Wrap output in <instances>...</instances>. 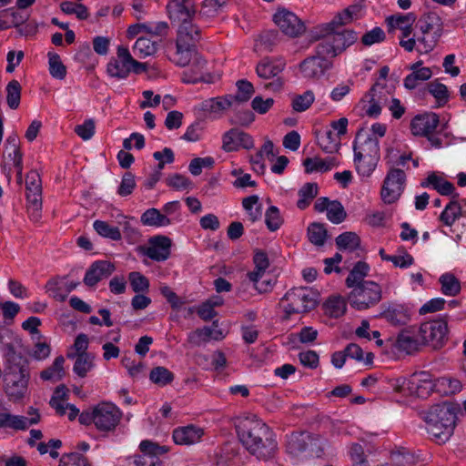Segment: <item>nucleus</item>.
Returning a JSON list of instances; mask_svg holds the SVG:
<instances>
[{"instance_id":"55","label":"nucleus","mask_w":466,"mask_h":466,"mask_svg":"<svg viewBox=\"0 0 466 466\" xmlns=\"http://www.w3.org/2000/svg\"><path fill=\"white\" fill-rule=\"evenodd\" d=\"M258 200L259 198L257 195L247 197L242 200V206L251 222L258 220L262 216V207Z\"/></svg>"},{"instance_id":"20","label":"nucleus","mask_w":466,"mask_h":466,"mask_svg":"<svg viewBox=\"0 0 466 466\" xmlns=\"http://www.w3.org/2000/svg\"><path fill=\"white\" fill-rule=\"evenodd\" d=\"M355 155L370 156L380 159V149L378 137L369 135L363 130L358 131L353 142Z\"/></svg>"},{"instance_id":"58","label":"nucleus","mask_w":466,"mask_h":466,"mask_svg":"<svg viewBox=\"0 0 466 466\" xmlns=\"http://www.w3.org/2000/svg\"><path fill=\"white\" fill-rule=\"evenodd\" d=\"M64 363H65V359L63 356L56 357L55 359L52 366L44 370L41 372V374H40L41 379H43L44 380H60L64 374Z\"/></svg>"},{"instance_id":"12","label":"nucleus","mask_w":466,"mask_h":466,"mask_svg":"<svg viewBox=\"0 0 466 466\" xmlns=\"http://www.w3.org/2000/svg\"><path fill=\"white\" fill-rule=\"evenodd\" d=\"M253 263L255 268L252 271L248 273V279L254 284L255 289L259 293L270 290L272 288L270 281L262 282L261 284L258 283L269 267L268 254L260 249L255 250L253 255Z\"/></svg>"},{"instance_id":"11","label":"nucleus","mask_w":466,"mask_h":466,"mask_svg":"<svg viewBox=\"0 0 466 466\" xmlns=\"http://www.w3.org/2000/svg\"><path fill=\"white\" fill-rule=\"evenodd\" d=\"M412 315V309L406 303L390 301L381 305L380 318L391 326L399 327L407 325Z\"/></svg>"},{"instance_id":"17","label":"nucleus","mask_w":466,"mask_h":466,"mask_svg":"<svg viewBox=\"0 0 466 466\" xmlns=\"http://www.w3.org/2000/svg\"><path fill=\"white\" fill-rule=\"evenodd\" d=\"M25 187L28 208L39 216L42 208V183L37 171L31 170L26 174Z\"/></svg>"},{"instance_id":"37","label":"nucleus","mask_w":466,"mask_h":466,"mask_svg":"<svg viewBox=\"0 0 466 466\" xmlns=\"http://www.w3.org/2000/svg\"><path fill=\"white\" fill-rule=\"evenodd\" d=\"M362 9L361 5H352L338 14L332 21L324 24L323 30H329L332 26L343 25L351 22L354 18H358Z\"/></svg>"},{"instance_id":"43","label":"nucleus","mask_w":466,"mask_h":466,"mask_svg":"<svg viewBox=\"0 0 466 466\" xmlns=\"http://www.w3.org/2000/svg\"><path fill=\"white\" fill-rule=\"evenodd\" d=\"M178 24L177 38L180 37L181 32L187 34L186 42L195 45L200 39L201 31L199 27L194 23V18H189L181 21Z\"/></svg>"},{"instance_id":"45","label":"nucleus","mask_w":466,"mask_h":466,"mask_svg":"<svg viewBox=\"0 0 466 466\" xmlns=\"http://www.w3.org/2000/svg\"><path fill=\"white\" fill-rule=\"evenodd\" d=\"M379 158H375L370 156H360L354 154V164L356 170L359 175L362 177H370L375 170Z\"/></svg>"},{"instance_id":"52","label":"nucleus","mask_w":466,"mask_h":466,"mask_svg":"<svg viewBox=\"0 0 466 466\" xmlns=\"http://www.w3.org/2000/svg\"><path fill=\"white\" fill-rule=\"evenodd\" d=\"M369 270L370 267L367 263L363 261L357 262L346 279L347 287L350 288L364 282L363 279L368 275Z\"/></svg>"},{"instance_id":"9","label":"nucleus","mask_w":466,"mask_h":466,"mask_svg":"<svg viewBox=\"0 0 466 466\" xmlns=\"http://www.w3.org/2000/svg\"><path fill=\"white\" fill-rule=\"evenodd\" d=\"M448 325L444 319H434L420 325L419 336L421 344L429 345L433 349L441 348L447 339Z\"/></svg>"},{"instance_id":"64","label":"nucleus","mask_w":466,"mask_h":466,"mask_svg":"<svg viewBox=\"0 0 466 466\" xmlns=\"http://www.w3.org/2000/svg\"><path fill=\"white\" fill-rule=\"evenodd\" d=\"M213 329L210 327H203L190 332L187 336V341L193 346H200L211 339Z\"/></svg>"},{"instance_id":"54","label":"nucleus","mask_w":466,"mask_h":466,"mask_svg":"<svg viewBox=\"0 0 466 466\" xmlns=\"http://www.w3.org/2000/svg\"><path fill=\"white\" fill-rule=\"evenodd\" d=\"M441 291L446 296H456L461 291L460 280L451 273H445L439 279Z\"/></svg>"},{"instance_id":"30","label":"nucleus","mask_w":466,"mask_h":466,"mask_svg":"<svg viewBox=\"0 0 466 466\" xmlns=\"http://www.w3.org/2000/svg\"><path fill=\"white\" fill-rule=\"evenodd\" d=\"M461 217H466V209H463L462 204L459 202V194L456 193L441 213L440 220L445 226L451 227Z\"/></svg>"},{"instance_id":"57","label":"nucleus","mask_w":466,"mask_h":466,"mask_svg":"<svg viewBox=\"0 0 466 466\" xmlns=\"http://www.w3.org/2000/svg\"><path fill=\"white\" fill-rule=\"evenodd\" d=\"M73 371L80 378H85L94 368V356L92 354H81L75 357Z\"/></svg>"},{"instance_id":"19","label":"nucleus","mask_w":466,"mask_h":466,"mask_svg":"<svg viewBox=\"0 0 466 466\" xmlns=\"http://www.w3.org/2000/svg\"><path fill=\"white\" fill-rule=\"evenodd\" d=\"M253 147L252 137L238 128H231L222 137V149L226 152L237 151L240 147L250 149Z\"/></svg>"},{"instance_id":"44","label":"nucleus","mask_w":466,"mask_h":466,"mask_svg":"<svg viewBox=\"0 0 466 466\" xmlns=\"http://www.w3.org/2000/svg\"><path fill=\"white\" fill-rule=\"evenodd\" d=\"M340 140L341 138L339 137V135L329 129L318 137L319 147L324 152L329 154L337 152L339 149Z\"/></svg>"},{"instance_id":"21","label":"nucleus","mask_w":466,"mask_h":466,"mask_svg":"<svg viewBox=\"0 0 466 466\" xmlns=\"http://www.w3.org/2000/svg\"><path fill=\"white\" fill-rule=\"evenodd\" d=\"M168 17L172 23L194 18L196 9L193 0H169L167 5Z\"/></svg>"},{"instance_id":"28","label":"nucleus","mask_w":466,"mask_h":466,"mask_svg":"<svg viewBox=\"0 0 466 466\" xmlns=\"http://www.w3.org/2000/svg\"><path fill=\"white\" fill-rule=\"evenodd\" d=\"M204 434L202 428L195 425L179 427L173 431V440L178 445H191L198 442Z\"/></svg>"},{"instance_id":"41","label":"nucleus","mask_w":466,"mask_h":466,"mask_svg":"<svg viewBox=\"0 0 466 466\" xmlns=\"http://www.w3.org/2000/svg\"><path fill=\"white\" fill-rule=\"evenodd\" d=\"M415 21L416 15L414 13L397 14L386 18V23L390 32L395 29L402 30L408 27H412Z\"/></svg>"},{"instance_id":"56","label":"nucleus","mask_w":466,"mask_h":466,"mask_svg":"<svg viewBox=\"0 0 466 466\" xmlns=\"http://www.w3.org/2000/svg\"><path fill=\"white\" fill-rule=\"evenodd\" d=\"M174 374L163 366L153 368L149 373V380L160 387L170 384L174 380Z\"/></svg>"},{"instance_id":"16","label":"nucleus","mask_w":466,"mask_h":466,"mask_svg":"<svg viewBox=\"0 0 466 466\" xmlns=\"http://www.w3.org/2000/svg\"><path fill=\"white\" fill-rule=\"evenodd\" d=\"M68 399V389L65 385H60L56 388L49 400V405L58 416L66 415V410H68L67 417L72 421L77 417L79 410L74 404L67 403Z\"/></svg>"},{"instance_id":"49","label":"nucleus","mask_w":466,"mask_h":466,"mask_svg":"<svg viewBox=\"0 0 466 466\" xmlns=\"http://www.w3.org/2000/svg\"><path fill=\"white\" fill-rule=\"evenodd\" d=\"M336 245L339 250L354 251L360 245V237L351 231L344 232L336 238Z\"/></svg>"},{"instance_id":"27","label":"nucleus","mask_w":466,"mask_h":466,"mask_svg":"<svg viewBox=\"0 0 466 466\" xmlns=\"http://www.w3.org/2000/svg\"><path fill=\"white\" fill-rule=\"evenodd\" d=\"M409 384L412 392L420 398H426L436 388V382L434 383L431 375L424 371L414 373Z\"/></svg>"},{"instance_id":"24","label":"nucleus","mask_w":466,"mask_h":466,"mask_svg":"<svg viewBox=\"0 0 466 466\" xmlns=\"http://www.w3.org/2000/svg\"><path fill=\"white\" fill-rule=\"evenodd\" d=\"M323 26L324 24L316 26L312 32V37L315 40H319V44L316 46V56L324 59H326V57H335L338 56V53L329 35L330 30H333L335 26H332L329 30H323Z\"/></svg>"},{"instance_id":"33","label":"nucleus","mask_w":466,"mask_h":466,"mask_svg":"<svg viewBox=\"0 0 466 466\" xmlns=\"http://www.w3.org/2000/svg\"><path fill=\"white\" fill-rule=\"evenodd\" d=\"M421 187H431L438 193L442 196H451L456 194L455 187L450 181L444 179L443 177L436 175L435 173L430 174L425 181L421 182Z\"/></svg>"},{"instance_id":"5","label":"nucleus","mask_w":466,"mask_h":466,"mask_svg":"<svg viewBox=\"0 0 466 466\" xmlns=\"http://www.w3.org/2000/svg\"><path fill=\"white\" fill-rule=\"evenodd\" d=\"M349 302L354 309L364 310L377 305L382 299L381 287L371 280L350 287Z\"/></svg>"},{"instance_id":"31","label":"nucleus","mask_w":466,"mask_h":466,"mask_svg":"<svg viewBox=\"0 0 466 466\" xmlns=\"http://www.w3.org/2000/svg\"><path fill=\"white\" fill-rule=\"evenodd\" d=\"M421 344V340L419 341L412 334H410L408 330L400 331L395 340L394 346L395 348L406 354H413L417 352Z\"/></svg>"},{"instance_id":"2","label":"nucleus","mask_w":466,"mask_h":466,"mask_svg":"<svg viewBox=\"0 0 466 466\" xmlns=\"http://www.w3.org/2000/svg\"><path fill=\"white\" fill-rule=\"evenodd\" d=\"M6 364L4 370L3 387L9 400L17 402L23 400L28 390L31 378L28 360L16 353L15 347L5 345Z\"/></svg>"},{"instance_id":"29","label":"nucleus","mask_w":466,"mask_h":466,"mask_svg":"<svg viewBox=\"0 0 466 466\" xmlns=\"http://www.w3.org/2000/svg\"><path fill=\"white\" fill-rule=\"evenodd\" d=\"M180 37L176 40V52L170 60L178 66H186L189 64L195 51V45L186 42L187 34L181 32Z\"/></svg>"},{"instance_id":"15","label":"nucleus","mask_w":466,"mask_h":466,"mask_svg":"<svg viewBox=\"0 0 466 466\" xmlns=\"http://www.w3.org/2000/svg\"><path fill=\"white\" fill-rule=\"evenodd\" d=\"M133 57L127 47L119 46L116 57H112L107 64L106 72L111 77L125 79L131 72Z\"/></svg>"},{"instance_id":"35","label":"nucleus","mask_w":466,"mask_h":466,"mask_svg":"<svg viewBox=\"0 0 466 466\" xmlns=\"http://www.w3.org/2000/svg\"><path fill=\"white\" fill-rule=\"evenodd\" d=\"M422 35L433 33L440 37L442 31V22L441 17L433 12L424 15L418 22Z\"/></svg>"},{"instance_id":"46","label":"nucleus","mask_w":466,"mask_h":466,"mask_svg":"<svg viewBox=\"0 0 466 466\" xmlns=\"http://www.w3.org/2000/svg\"><path fill=\"white\" fill-rule=\"evenodd\" d=\"M432 76L430 67H421L419 70L412 71L403 80L405 88L409 90L415 89L420 83L429 80Z\"/></svg>"},{"instance_id":"1","label":"nucleus","mask_w":466,"mask_h":466,"mask_svg":"<svg viewBox=\"0 0 466 466\" xmlns=\"http://www.w3.org/2000/svg\"><path fill=\"white\" fill-rule=\"evenodd\" d=\"M238 437L249 454L259 461L275 458L278 442L272 431L256 416L241 418L236 425Z\"/></svg>"},{"instance_id":"61","label":"nucleus","mask_w":466,"mask_h":466,"mask_svg":"<svg viewBox=\"0 0 466 466\" xmlns=\"http://www.w3.org/2000/svg\"><path fill=\"white\" fill-rule=\"evenodd\" d=\"M427 87L429 93L437 100L439 106H443L448 102L450 95L445 85L438 80H434L430 82Z\"/></svg>"},{"instance_id":"59","label":"nucleus","mask_w":466,"mask_h":466,"mask_svg":"<svg viewBox=\"0 0 466 466\" xmlns=\"http://www.w3.org/2000/svg\"><path fill=\"white\" fill-rule=\"evenodd\" d=\"M48 65L50 75L56 79L62 80L66 76V67L62 63L58 54L48 53Z\"/></svg>"},{"instance_id":"47","label":"nucleus","mask_w":466,"mask_h":466,"mask_svg":"<svg viewBox=\"0 0 466 466\" xmlns=\"http://www.w3.org/2000/svg\"><path fill=\"white\" fill-rule=\"evenodd\" d=\"M93 228L96 232L106 238L118 241L122 238V235L118 227L112 226L108 222L104 220H95Z\"/></svg>"},{"instance_id":"32","label":"nucleus","mask_w":466,"mask_h":466,"mask_svg":"<svg viewBox=\"0 0 466 466\" xmlns=\"http://www.w3.org/2000/svg\"><path fill=\"white\" fill-rule=\"evenodd\" d=\"M335 29L336 27H334L333 30H330L329 35L332 40L334 48L339 55L356 42L357 35L353 30H342L341 32H337Z\"/></svg>"},{"instance_id":"40","label":"nucleus","mask_w":466,"mask_h":466,"mask_svg":"<svg viewBox=\"0 0 466 466\" xmlns=\"http://www.w3.org/2000/svg\"><path fill=\"white\" fill-rule=\"evenodd\" d=\"M310 435L309 433H292L287 441V451L293 455L305 451L309 445Z\"/></svg>"},{"instance_id":"42","label":"nucleus","mask_w":466,"mask_h":466,"mask_svg":"<svg viewBox=\"0 0 466 466\" xmlns=\"http://www.w3.org/2000/svg\"><path fill=\"white\" fill-rule=\"evenodd\" d=\"M26 21V17L20 12L12 9L0 11V30L17 27Z\"/></svg>"},{"instance_id":"39","label":"nucleus","mask_w":466,"mask_h":466,"mask_svg":"<svg viewBox=\"0 0 466 466\" xmlns=\"http://www.w3.org/2000/svg\"><path fill=\"white\" fill-rule=\"evenodd\" d=\"M141 223L149 227H166L171 224L170 218L167 215L162 214L157 208H149L146 210L141 216Z\"/></svg>"},{"instance_id":"13","label":"nucleus","mask_w":466,"mask_h":466,"mask_svg":"<svg viewBox=\"0 0 466 466\" xmlns=\"http://www.w3.org/2000/svg\"><path fill=\"white\" fill-rule=\"evenodd\" d=\"M28 415L30 416L29 418L21 415H15L6 411H0V429L25 431L29 426L39 422L40 414L36 409L30 407Z\"/></svg>"},{"instance_id":"60","label":"nucleus","mask_w":466,"mask_h":466,"mask_svg":"<svg viewBox=\"0 0 466 466\" xmlns=\"http://www.w3.org/2000/svg\"><path fill=\"white\" fill-rule=\"evenodd\" d=\"M315 100L313 91L307 90L301 95H295L292 97L291 106L296 112H304L310 107Z\"/></svg>"},{"instance_id":"50","label":"nucleus","mask_w":466,"mask_h":466,"mask_svg":"<svg viewBox=\"0 0 466 466\" xmlns=\"http://www.w3.org/2000/svg\"><path fill=\"white\" fill-rule=\"evenodd\" d=\"M462 389L461 381L451 377H441L436 380V390L443 395H452Z\"/></svg>"},{"instance_id":"63","label":"nucleus","mask_w":466,"mask_h":466,"mask_svg":"<svg viewBox=\"0 0 466 466\" xmlns=\"http://www.w3.org/2000/svg\"><path fill=\"white\" fill-rule=\"evenodd\" d=\"M309 241L316 246H323L327 238V230L320 223H312L308 228Z\"/></svg>"},{"instance_id":"22","label":"nucleus","mask_w":466,"mask_h":466,"mask_svg":"<svg viewBox=\"0 0 466 466\" xmlns=\"http://www.w3.org/2000/svg\"><path fill=\"white\" fill-rule=\"evenodd\" d=\"M115 269V265L110 261H95L87 268L83 282L87 287H94L102 279L108 278Z\"/></svg>"},{"instance_id":"10","label":"nucleus","mask_w":466,"mask_h":466,"mask_svg":"<svg viewBox=\"0 0 466 466\" xmlns=\"http://www.w3.org/2000/svg\"><path fill=\"white\" fill-rule=\"evenodd\" d=\"M96 428L99 431H114L122 418V411L111 402H101L95 406Z\"/></svg>"},{"instance_id":"18","label":"nucleus","mask_w":466,"mask_h":466,"mask_svg":"<svg viewBox=\"0 0 466 466\" xmlns=\"http://www.w3.org/2000/svg\"><path fill=\"white\" fill-rule=\"evenodd\" d=\"M171 239L166 236H155L149 238L148 246L144 249V255L150 259L163 262L169 258L171 254Z\"/></svg>"},{"instance_id":"26","label":"nucleus","mask_w":466,"mask_h":466,"mask_svg":"<svg viewBox=\"0 0 466 466\" xmlns=\"http://www.w3.org/2000/svg\"><path fill=\"white\" fill-rule=\"evenodd\" d=\"M329 67V61L317 56L304 59L299 65L303 76L309 79L320 77Z\"/></svg>"},{"instance_id":"53","label":"nucleus","mask_w":466,"mask_h":466,"mask_svg":"<svg viewBox=\"0 0 466 466\" xmlns=\"http://www.w3.org/2000/svg\"><path fill=\"white\" fill-rule=\"evenodd\" d=\"M325 312L331 318H339L346 312V301L340 296L329 298L324 304Z\"/></svg>"},{"instance_id":"6","label":"nucleus","mask_w":466,"mask_h":466,"mask_svg":"<svg viewBox=\"0 0 466 466\" xmlns=\"http://www.w3.org/2000/svg\"><path fill=\"white\" fill-rule=\"evenodd\" d=\"M138 454L127 457L129 464L134 466H163L159 455L168 452V448L161 446L149 440H144L139 443Z\"/></svg>"},{"instance_id":"25","label":"nucleus","mask_w":466,"mask_h":466,"mask_svg":"<svg viewBox=\"0 0 466 466\" xmlns=\"http://www.w3.org/2000/svg\"><path fill=\"white\" fill-rule=\"evenodd\" d=\"M78 286V282L66 281L65 277H56L46 284V290L55 299L65 301L67 295Z\"/></svg>"},{"instance_id":"7","label":"nucleus","mask_w":466,"mask_h":466,"mask_svg":"<svg viewBox=\"0 0 466 466\" xmlns=\"http://www.w3.org/2000/svg\"><path fill=\"white\" fill-rule=\"evenodd\" d=\"M406 174L400 168H390L387 173L380 190V198L385 204L399 200L404 191Z\"/></svg>"},{"instance_id":"38","label":"nucleus","mask_w":466,"mask_h":466,"mask_svg":"<svg viewBox=\"0 0 466 466\" xmlns=\"http://www.w3.org/2000/svg\"><path fill=\"white\" fill-rule=\"evenodd\" d=\"M338 165L337 160L333 157L325 159L319 157H308L303 161L305 171L307 173L326 172Z\"/></svg>"},{"instance_id":"48","label":"nucleus","mask_w":466,"mask_h":466,"mask_svg":"<svg viewBox=\"0 0 466 466\" xmlns=\"http://www.w3.org/2000/svg\"><path fill=\"white\" fill-rule=\"evenodd\" d=\"M318 184L317 183H306L302 186V187L299 190V200L297 202V207L303 210L307 208L313 198L318 195Z\"/></svg>"},{"instance_id":"34","label":"nucleus","mask_w":466,"mask_h":466,"mask_svg":"<svg viewBox=\"0 0 466 466\" xmlns=\"http://www.w3.org/2000/svg\"><path fill=\"white\" fill-rule=\"evenodd\" d=\"M207 61L201 57L198 56L195 59L192 66L186 70L183 73L182 80L187 84H196L198 82L206 81L204 73L206 70Z\"/></svg>"},{"instance_id":"8","label":"nucleus","mask_w":466,"mask_h":466,"mask_svg":"<svg viewBox=\"0 0 466 466\" xmlns=\"http://www.w3.org/2000/svg\"><path fill=\"white\" fill-rule=\"evenodd\" d=\"M285 66L286 63L283 59L265 57L257 65L256 72L258 76L262 79L273 78V81L265 85V88L279 91L283 86V81L279 75L284 70Z\"/></svg>"},{"instance_id":"3","label":"nucleus","mask_w":466,"mask_h":466,"mask_svg":"<svg viewBox=\"0 0 466 466\" xmlns=\"http://www.w3.org/2000/svg\"><path fill=\"white\" fill-rule=\"evenodd\" d=\"M426 431L437 443H445L453 434L456 422V408L451 402L432 405L424 415Z\"/></svg>"},{"instance_id":"62","label":"nucleus","mask_w":466,"mask_h":466,"mask_svg":"<svg viewBox=\"0 0 466 466\" xmlns=\"http://www.w3.org/2000/svg\"><path fill=\"white\" fill-rule=\"evenodd\" d=\"M21 100V85L17 80L10 81L6 86V102L11 109H16Z\"/></svg>"},{"instance_id":"36","label":"nucleus","mask_w":466,"mask_h":466,"mask_svg":"<svg viewBox=\"0 0 466 466\" xmlns=\"http://www.w3.org/2000/svg\"><path fill=\"white\" fill-rule=\"evenodd\" d=\"M233 104L234 98L231 95L217 96L203 101L202 109L213 114H221L230 108Z\"/></svg>"},{"instance_id":"51","label":"nucleus","mask_w":466,"mask_h":466,"mask_svg":"<svg viewBox=\"0 0 466 466\" xmlns=\"http://www.w3.org/2000/svg\"><path fill=\"white\" fill-rule=\"evenodd\" d=\"M157 50V44L147 37H139L135 42L133 52L140 58L154 55Z\"/></svg>"},{"instance_id":"23","label":"nucleus","mask_w":466,"mask_h":466,"mask_svg":"<svg viewBox=\"0 0 466 466\" xmlns=\"http://www.w3.org/2000/svg\"><path fill=\"white\" fill-rule=\"evenodd\" d=\"M440 119L436 113H425L416 116L410 123L411 133L414 136L427 137L434 133Z\"/></svg>"},{"instance_id":"4","label":"nucleus","mask_w":466,"mask_h":466,"mask_svg":"<svg viewBox=\"0 0 466 466\" xmlns=\"http://www.w3.org/2000/svg\"><path fill=\"white\" fill-rule=\"evenodd\" d=\"M318 293L309 288L299 287L289 289L282 300L287 304L284 306V311L288 317L292 314L306 313L317 306Z\"/></svg>"},{"instance_id":"14","label":"nucleus","mask_w":466,"mask_h":466,"mask_svg":"<svg viewBox=\"0 0 466 466\" xmlns=\"http://www.w3.org/2000/svg\"><path fill=\"white\" fill-rule=\"evenodd\" d=\"M273 20L279 29L290 37H297L306 30L304 23L293 12L287 9L279 10L274 15Z\"/></svg>"}]
</instances>
